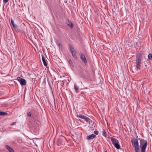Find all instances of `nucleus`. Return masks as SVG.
<instances>
[{
    "label": "nucleus",
    "mask_w": 152,
    "mask_h": 152,
    "mask_svg": "<svg viewBox=\"0 0 152 152\" xmlns=\"http://www.w3.org/2000/svg\"><path fill=\"white\" fill-rule=\"evenodd\" d=\"M96 137V135L95 134H92L87 136L86 139L87 140H90Z\"/></svg>",
    "instance_id": "1a4fd4ad"
},
{
    "label": "nucleus",
    "mask_w": 152,
    "mask_h": 152,
    "mask_svg": "<svg viewBox=\"0 0 152 152\" xmlns=\"http://www.w3.org/2000/svg\"><path fill=\"white\" fill-rule=\"evenodd\" d=\"M111 139L115 147L117 149H119L120 146L118 141L116 139L112 137H111Z\"/></svg>",
    "instance_id": "20e7f679"
},
{
    "label": "nucleus",
    "mask_w": 152,
    "mask_h": 152,
    "mask_svg": "<svg viewBox=\"0 0 152 152\" xmlns=\"http://www.w3.org/2000/svg\"><path fill=\"white\" fill-rule=\"evenodd\" d=\"M138 136H137L136 138L133 137L131 140L132 143V146L134 147L135 152H139L140 148L139 143L137 139Z\"/></svg>",
    "instance_id": "f03ea898"
},
{
    "label": "nucleus",
    "mask_w": 152,
    "mask_h": 152,
    "mask_svg": "<svg viewBox=\"0 0 152 152\" xmlns=\"http://www.w3.org/2000/svg\"><path fill=\"white\" fill-rule=\"evenodd\" d=\"M8 115L7 113L3 111H0V115Z\"/></svg>",
    "instance_id": "f3484780"
},
{
    "label": "nucleus",
    "mask_w": 152,
    "mask_h": 152,
    "mask_svg": "<svg viewBox=\"0 0 152 152\" xmlns=\"http://www.w3.org/2000/svg\"><path fill=\"white\" fill-rule=\"evenodd\" d=\"M6 148L10 152H14V151L13 149L11 148V147L8 145H6Z\"/></svg>",
    "instance_id": "9b49d317"
},
{
    "label": "nucleus",
    "mask_w": 152,
    "mask_h": 152,
    "mask_svg": "<svg viewBox=\"0 0 152 152\" xmlns=\"http://www.w3.org/2000/svg\"><path fill=\"white\" fill-rule=\"evenodd\" d=\"M67 25H68V26H69V27L71 28H72L73 27V24L71 22V21H70L69 20H68L67 22Z\"/></svg>",
    "instance_id": "2eb2a0df"
},
{
    "label": "nucleus",
    "mask_w": 152,
    "mask_h": 152,
    "mask_svg": "<svg viewBox=\"0 0 152 152\" xmlns=\"http://www.w3.org/2000/svg\"><path fill=\"white\" fill-rule=\"evenodd\" d=\"M42 59L44 65L46 66L47 65V63L45 61V58L43 55H42Z\"/></svg>",
    "instance_id": "ddd939ff"
},
{
    "label": "nucleus",
    "mask_w": 152,
    "mask_h": 152,
    "mask_svg": "<svg viewBox=\"0 0 152 152\" xmlns=\"http://www.w3.org/2000/svg\"><path fill=\"white\" fill-rule=\"evenodd\" d=\"M58 46L59 48H62V45L60 43H59L58 44Z\"/></svg>",
    "instance_id": "4be33fe9"
},
{
    "label": "nucleus",
    "mask_w": 152,
    "mask_h": 152,
    "mask_svg": "<svg viewBox=\"0 0 152 152\" xmlns=\"http://www.w3.org/2000/svg\"><path fill=\"white\" fill-rule=\"evenodd\" d=\"M77 117L80 118L84 119V120L87 122H90V118L86 116L79 114V115L77 114Z\"/></svg>",
    "instance_id": "0eeeda50"
},
{
    "label": "nucleus",
    "mask_w": 152,
    "mask_h": 152,
    "mask_svg": "<svg viewBox=\"0 0 152 152\" xmlns=\"http://www.w3.org/2000/svg\"><path fill=\"white\" fill-rule=\"evenodd\" d=\"M17 80L19 82L21 86H23L26 85V81L24 79L18 76L17 77Z\"/></svg>",
    "instance_id": "423d86ee"
},
{
    "label": "nucleus",
    "mask_w": 152,
    "mask_h": 152,
    "mask_svg": "<svg viewBox=\"0 0 152 152\" xmlns=\"http://www.w3.org/2000/svg\"><path fill=\"white\" fill-rule=\"evenodd\" d=\"M94 133L96 135H98L99 133V132L98 131H96L94 132Z\"/></svg>",
    "instance_id": "5701e85b"
},
{
    "label": "nucleus",
    "mask_w": 152,
    "mask_h": 152,
    "mask_svg": "<svg viewBox=\"0 0 152 152\" xmlns=\"http://www.w3.org/2000/svg\"><path fill=\"white\" fill-rule=\"evenodd\" d=\"M74 88L76 93L79 92V87L76 83L74 84Z\"/></svg>",
    "instance_id": "4468645a"
},
{
    "label": "nucleus",
    "mask_w": 152,
    "mask_h": 152,
    "mask_svg": "<svg viewBox=\"0 0 152 152\" xmlns=\"http://www.w3.org/2000/svg\"><path fill=\"white\" fill-rule=\"evenodd\" d=\"M11 24H12V25L13 27L14 28H17V26L15 24V23H14V22L12 18H11Z\"/></svg>",
    "instance_id": "dca6fc26"
},
{
    "label": "nucleus",
    "mask_w": 152,
    "mask_h": 152,
    "mask_svg": "<svg viewBox=\"0 0 152 152\" xmlns=\"http://www.w3.org/2000/svg\"><path fill=\"white\" fill-rule=\"evenodd\" d=\"M68 46L69 48V50L71 53L75 50L74 49L72 45L69 44L68 45Z\"/></svg>",
    "instance_id": "f8f14e48"
},
{
    "label": "nucleus",
    "mask_w": 152,
    "mask_h": 152,
    "mask_svg": "<svg viewBox=\"0 0 152 152\" xmlns=\"http://www.w3.org/2000/svg\"><path fill=\"white\" fill-rule=\"evenodd\" d=\"M102 135L104 136L105 137H106L107 136L106 133L105 131L103 130L102 132Z\"/></svg>",
    "instance_id": "aec40b11"
},
{
    "label": "nucleus",
    "mask_w": 152,
    "mask_h": 152,
    "mask_svg": "<svg viewBox=\"0 0 152 152\" xmlns=\"http://www.w3.org/2000/svg\"><path fill=\"white\" fill-rule=\"evenodd\" d=\"M104 152H107V151H104Z\"/></svg>",
    "instance_id": "cd10ccee"
},
{
    "label": "nucleus",
    "mask_w": 152,
    "mask_h": 152,
    "mask_svg": "<svg viewBox=\"0 0 152 152\" xmlns=\"http://www.w3.org/2000/svg\"><path fill=\"white\" fill-rule=\"evenodd\" d=\"M72 56L75 59H77V56L76 55V52L75 50V51L72 52L71 53Z\"/></svg>",
    "instance_id": "9d476101"
},
{
    "label": "nucleus",
    "mask_w": 152,
    "mask_h": 152,
    "mask_svg": "<svg viewBox=\"0 0 152 152\" xmlns=\"http://www.w3.org/2000/svg\"><path fill=\"white\" fill-rule=\"evenodd\" d=\"M65 138L63 136H61L58 137L57 140V145H63L64 143V140Z\"/></svg>",
    "instance_id": "39448f33"
},
{
    "label": "nucleus",
    "mask_w": 152,
    "mask_h": 152,
    "mask_svg": "<svg viewBox=\"0 0 152 152\" xmlns=\"http://www.w3.org/2000/svg\"><path fill=\"white\" fill-rule=\"evenodd\" d=\"M9 0H3V3L4 4H5L6 3H7Z\"/></svg>",
    "instance_id": "412c9836"
},
{
    "label": "nucleus",
    "mask_w": 152,
    "mask_h": 152,
    "mask_svg": "<svg viewBox=\"0 0 152 152\" xmlns=\"http://www.w3.org/2000/svg\"><path fill=\"white\" fill-rule=\"evenodd\" d=\"M68 63L72 67H73L74 65L73 62L71 59H69L68 61Z\"/></svg>",
    "instance_id": "a211bd4d"
},
{
    "label": "nucleus",
    "mask_w": 152,
    "mask_h": 152,
    "mask_svg": "<svg viewBox=\"0 0 152 152\" xmlns=\"http://www.w3.org/2000/svg\"><path fill=\"white\" fill-rule=\"evenodd\" d=\"M65 81H66V80H65V81H64V80H63L62 82H63V81L65 82Z\"/></svg>",
    "instance_id": "a878e982"
},
{
    "label": "nucleus",
    "mask_w": 152,
    "mask_h": 152,
    "mask_svg": "<svg viewBox=\"0 0 152 152\" xmlns=\"http://www.w3.org/2000/svg\"><path fill=\"white\" fill-rule=\"evenodd\" d=\"M142 57L141 54L140 53L137 54L135 64H136V66L137 69H140L141 67V64L142 63Z\"/></svg>",
    "instance_id": "f257e3e1"
},
{
    "label": "nucleus",
    "mask_w": 152,
    "mask_h": 152,
    "mask_svg": "<svg viewBox=\"0 0 152 152\" xmlns=\"http://www.w3.org/2000/svg\"><path fill=\"white\" fill-rule=\"evenodd\" d=\"M80 58L82 61L84 62L85 64L87 63V61L86 58V57L83 54L82 52L80 53Z\"/></svg>",
    "instance_id": "6e6552de"
},
{
    "label": "nucleus",
    "mask_w": 152,
    "mask_h": 152,
    "mask_svg": "<svg viewBox=\"0 0 152 152\" xmlns=\"http://www.w3.org/2000/svg\"><path fill=\"white\" fill-rule=\"evenodd\" d=\"M27 114L28 116H31V113L30 112H28Z\"/></svg>",
    "instance_id": "b1692460"
},
{
    "label": "nucleus",
    "mask_w": 152,
    "mask_h": 152,
    "mask_svg": "<svg viewBox=\"0 0 152 152\" xmlns=\"http://www.w3.org/2000/svg\"><path fill=\"white\" fill-rule=\"evenodd\" d=\"M138 140H140V147L141 148V152H145V149L148 144L147 141L140 138H138Z\"/></svg>",
    "instance_id": "7ed1b4c3"
},
{
    "label": "nucleus",
    "mask_w": 152,
    "mask_h": 152,
    "mask_svg": "<svg viewBox=\"0 0 152 152\" xmlns=\"http://www.w3.org/2000/svg\"><path fill=\"white\" fill-rule=\"evenodd\" d=\"M148 59L150 60H152V54L149 53L148 56Z\"/></svg>",
    "instance_id": "6ab92c4d"
},
{
    "label": "nucleus",
    "mask_w": 152,
    "mask_h": 152,
    "mask_svg": "<svg viewBox=\"0 0 152 152\" xmlns=\"http://www.w3.org/2000/svg\"><path fill=\"white\" fill-rule=\"evenodd\" d=\"M55 107H56V104H55Z\"/></svg>",
    "instance_id": "c85d7f7f"
},
{
    "label": "nucleus",
    "mask_w": 152,
    "mask_h": 152,
    "mask_svg": "<svg viewBox=\"0 0 152 152\" xmlns=\"http://www.w3.org/2000/svg\"><path fill=\"white\" fill-rule=\"evenodd\" d=\"M15 123H16V122H12V123H11V125H14Z\"/></svg>",
    "instance_id": "393cba45"
},
{
    "label": "nucleus",
    "mask_w": 152,
    "mask_h": 152,
    "mask_svg": "<svg viewBox=\"0 0 152 152\" xmlns=\"http://www.w3.org/2000/svg\"><path fill=\"white\" fill-rule=\"evenodd\" d=\"M65 81H66V80H65V81H64V80H63L62 82H63V81L65 82Z\"/></svg>",
    "instance_id": "bb28decb"
}]
</instances>
